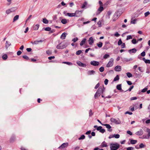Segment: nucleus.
I'll list each match as a JSON object with an SVG mask.
<instances>
[{"instance_id":"nucleus-17","label":"nucleus","mask_w":150,"mask_h":150,"mask_svg":"<svg viewBox=\"0 0 150 150\" xmlns=\"http://www.w3.org/2000/svg\"><path fill=\"white\" fill-rule=\"evenodd\" d=\"M74 13H75V16L79 17L81 14V11H76Z\"/></svg>"},{"instance_id":"nucleus-57","label":"nucleus","mask_w":150,"mask_h":150,"mask_svg":"<svg viewBox=\"0 0 150 150\" xmlns=\"http://www.w3.org/2000/svg\"><path fill=\"white\" fill-rule=\"evenodd\" d=\"M102 128V127L101 126H99L97 127V128L96 129V130L97 131H99L100 132V129H101Z\"/></svg>"},{"instance_id":"nucleus-3","label":"nucleus","mask_w":150,"mask_h":150,"mask_svg":"<svg viewBox=\"0 0 150 150\" xmlns=\"http://www.w3.org/2000/svg\"><path fill=\"white\" fill-rule=\"evenodd\" d=\"M110 120L112 122H113L116 124H119L121 123V121L118 118L115 119L113 118H111Z\"/></svg>"},{"instance_id":"nucleus-36","label":"nucleus","mask_w":150,"mask_h":150,"mask_svg":"<svg viewBox=\"0 0 150 150\" xmlns=\"http://www.w3.org/2000/svg\"><path fill=\"white\" fill-rule=\"evenodd\" d=\"M114 137L116 139L119 138L120 137V135L119 134H114Z\"/></svg>"},{"instance_id":"nucleus-38","label":"nucleus","mask_w":150,"mask_h":150,"mask_svg":"<svg viewBox=\"0 0 150 150\" xmlns=\"http://www.w3.org/2000/svg\"><path fill=\"white\" fill-rule=\"evenodd\" d=\"M110 56L109 54H105L103 56V58L104 59H106L108 58Z\"/></svg>"},{"instance_id":"nucleus-42","label":"nucleus","mask_w":150,"mask_h":150,"mask_svg":"<svg viewBox=\"0 0 150 150\" xmlns=\"http://www.w3.org/2000/svg\"><path fill=\"white\" fill-rule=\"evenodd\" d=\"M132 43L133 44H135L137 43V41H136V39H133L132 40Z\"/></svg>"},{"instance_id":"nucleus-53","label":"nucleus","mask_w":150,"mask_h":150,"mask_svg":"<svg viewBox=\"0 0 150 150\" xmlns=\"http://www.w3.org/2000/svg\"><path fill=\"white\" fill-rule=\"evenodd\" d=\"M47 53L49 55H50L52 54V51H51L48 50L46 51Z\"/></svg>"},{"instance_id":"nucleus-54","label":"nucleus","mask_w":150,"mask_h":150,"mask_svg":"<svg viewBox=\"0 0 150 150\" xmlns=\"http://www.w3.org/2000/svg\"><path fill=\"white\" fill-rule=\"evenodd\" d=\"M114 35L116 37H118L120 36V34H119L117 32H116L114 34Z\"/></svg>"},{"instance_id":"nucleus-16","label":"nucleus","mask_w":150,"mask_h":150,"mask_svg":"<svg viewBox=\"0 0 150 150\" xmlns=\"http://www.w3.org/2000/svg\"><path fill=\"white\" fill-rule=\"evenodd\" d=\"M67 34L65 32L63 33L60 36V38L62 39H64L65 38Z\"/></svg>"},{"instance_id":"nucleus-2","label":"nucleus","mask_w":150,"mask_h":150,"mask_svg":"<svg viewBox=\"0 0 150 150\" xmlns=\"http://www.w3.org/2000/svg\"><path fill=\"white\" fill-rule=\"evenodd\" d=\"M102 91V87H100L98 88L97 91L96 92L94 95V97L95 98H98L100 95V94Z\"/></svg>"},{"instance_id":"nucleus-26","label":"nucleus","mask_w":150,"mask_h":150,"mask_svg":"<svg viewBox=\"0 0 150 150\" xmlns=\"http://www.w3.org/2000/svg\"><path fill=\"white\" fill-rule=\"evenodd\" d=\"M8 58L7 55L6 54H4L2 56V58L3 60H6Z\"/></svg>"},{"instance_id":"nucleus-61","label":"nucleus","mask_w":150,"mask_h":150,"mask_svg":"<svg viewBox=\"0 0 150 150\" xmlns=\"http://www.w3.org/2000/svg\"><path fill=\"white\" fill-rule=\"evenodd\" d=\"M22 52L20 50H19L17 52V54L18 55H20L21 54Z\"/></svg>"},{"instance_id":"nucleus-5","label":"nucleus","mask_w":150,"mask_h":150,"mask_svg":"<svg viewBox=\"0 0 150 150\" xmlns=\"http://www.w3.org/2000/svg\"><path fill=\"white\" fill-rule=\"evenodd\" d=\"M114 59L112 58L110 59L109 62L106 65V67H109L112 66L113 65Z\"/></svg>"},{"instance_id":"nucleus-55","label":"nucleus","mask_w":150,"mask_h":150,"mask_svg":"<svg viewBox=\"0 0 150 150\" xmlns=\"http://www.w3.org/2000/svg\"><path fill=\"white\" fill-rule=\"evenodd\" d=\"M132 38L131 35H128L127 36V38L126 40H129V39H131Z\"/></svg>"},{"instance_id":"nucleus-20","label":"nucleus","mask_w":150,"mask_h":150,"mask_svg":"<svg viewBox=\"0 0 150 150\" xmlns=\"http://www.w3.org/2000/svg\"><path fill=\"white\" fill-rule=\"evenodd\" d=\"M95 71L94 70H90L88 71L87 74L88 75H91L95 74Z\"/></svg>"},{"instance_id":"nucleus-59","label":"nucleus","mask_w":150,"mask_h":150,"mask_svg":"<svg viewBox=\"0 0 150 150\" xmlns=\"http://www.w3.org/2000/svg\"><path fill=\"white\" fill-rule=\"evenodd\" d=\"M33 28L35 30H38V24H36L35 26H34Z\"/></svg>"},{"instance_id":"nucleus-27","label":"nucleus","mask_w":150,"mask_h":150,"mask_svg":"<svg viewBox=\"0 0 150 150\" xmlns=\"http://www.w3.org/2000/svg\"><path fill=\"white\" fill-rule=\"evenodd\" d=\"M116 88L117 89L119 90H122V89L121 85V84L117 85L116 86Z\"/></svg>"},{"instance_id":"nucleus-14","label":"nucleus","mask_w":150,"mask_h":150,"mask_svg":"<svg viewBox=\"0 0 150 150\" xmlns=\"http://www.w3.org/2000/svg\"><path fill=\"white\" fill-rule=\"evenodd\" d=\"M114 70L116 71H120L121 70V67L120 66H117L115 67Z\"/></svg>"},{"instance_id":"nucleus-24","label":"nucleus","mask_w":150,"mask_h":150,"mask_svg":"<svg viewBox=\"0 0 150 150\" xmlns=\"http://www.w3.org/2000/svg\"><path fill=\"white\" fill-rule=\"evenodd\" d=\"M67 15L69 17H72L75 16V13H67Z\"/></svg>"},{"instance_id":"nucleus-29","label":"nucleus","mask_w":150,"mask_h":150,"mask_svg":"<svg viewBox=\"0 0 150 150\" xmlns=\"http://www.w3.org/2000/svg\"><path fill=\"white\" fill-rule=\"evenodd\" d=\"M61 22L63 24H65L67 23V20L66 19H62Z\"/></svg>"},{"instance_id":"nucleus-25","label":"nucleus","mask_w":150,"mask_h":150,"mask_svg":"<svg viewBox=\"0 0 150 150\" xmlns=\"http://www.w3.org/2000/svg\"><path fill=\"white\" fill-rule=\"evenodd\" d=\"M19 17V16L18 15H17L15 16L13 19V22H14L18 20V19Z\"/></svg>"},{"instance_id":"nucleus-6","label":"nucleus","mask_w":150,"mask_h":150,"mask_svg":"<svg viewBox=\"0 0 150 150\" xmlns=\"http://www.w3.org/2000/svg\"><path fill=\"white\" fill-rule=\"evenodd\" d=\"M110 44V43L109 41L105 42V45L103 47V49L107 50L109 49L110 47L109 46Z\"/></svg>"},{"instance_id":"nucleus-39","label":"nucleus","mask_w":150,"mask_h":150,"mask_svg":"<svg viewBox=\"0 0 150 150\" xmlns=\"http://www.w3.org/2000/svg\"><path fill=\"white\" fill-rule=\"evenodd\" d=\"M45 30L46 31H50L51 30V28L50 27H46L44 28Z\"/></svg>"},{"instance_id":"nucleus-60","label":"nucleus","mask_w":150,"mask_h":150,"mask_svg":"<svg viewBox=\"0 0 150 150\" xmlns=\"http://www.w3.org/2000/svg\"><path fill=\"white\" fill-rule=\"evenodd\" d=\"M108 81V80L107 79H106L104 81V83L105 85H107Z\"/></svg>"},{"instance_id":"nucleus-35","label":"nucleus","mask_w":150,"mask_h":150,"mask_svg":"<svg viewBox=\"0 0 150 150\" xmlns=\"http://www.w3.org/2000/svg\"><path fill=\"white\" fill-rule=\"evenodd\" d=\"M119 79V77L118 75H117L114 78L113 81H116L118 80Z\"/></svg>"},{"instance_id":"nucleus-44","label":"nucleus","mask_w":150,"mask_h":150,"mask_svg":"<svg viewBox=\"0 0 150 150\" xmlns=\"http://www.w3.org/2000/svg\"><path fill=\"white\" fill-rule=\"evenodd\" d=\"M145 145L143 143H141L139 145V148H142L144 147Z\"/></svg>"},{"instance_id":"nucleus-34","label":"nucleus","mask_w":150,"mask_h":150,"mask_svg":"<svg viewBox=\"0 0 150 150\" xmlns=\"http://www.w3.org/2000/svg\"><path fill=\"white\" fill-rule=\"evenodd\" d=\"M127 76L129 78H130L132 76V74L129 72H127L126 74Z\"/></svg>"},{"instance_id":"nucleus-33","label":"nucleus","mask_w":150,"mask_h":150,"mask_svg":"<svg viewBox=\"0 0 150 150\" xmlns=\"http://www.w3.org/2000/svg\"><path fill=\"white\" fill-rule=\"evenodd\" d=\"M43 22L45 24H47L48 23V21L45 18H43Z\"/></svg>"},{"instance_id":"nucleus-51","label":"nucleus","mask_w":150,"mask_h":150,"mask_svg":"<svg viewBox=\"0 0 150 150\" xmlns=\"http://www.w3.org/2000/svg\"><path fill=\"white\" fill-rule=\"evenodd\" d=\"M134 148L132 147H128L127 148V150H133Z\"/></svg>"},{"instance_id":"nucleus-52","label":"nucleus","mask_w":150,"mask_h":150,"mask_svg":"<svg viewBox=\"0 0 150 150\" xmlns=\"http://www.w3.org/2000/svg\"><path fill=\"white\" fill-rule=\"evenodd\" d=\"M121 48H123L125 47V43H122L121 45Z\"/></svg>"},{"instance_id":"nucleus-43","label":"nucleus","mask_w":150,"mask_h":150,"mask_svg":"<svg viewBox=\"0 0 150 150\" xmlns=\"http://www.w3.org/2000/svg\"><path fill=\"white\" fill-rule=\"evenodd\" d=\"M122 43V41L121 39H120L118 42V45H121Z\"/></svg>"},{"instance_id":"nucleus-41","label":"nucleus","mask_w":150,"mask_h":150,"mask_svg":"<svg viewBox=\"0 0 150 150\" xmlns=\"http://www.w3.org/2000/svg\"><path fill=\"white\" fill-rule=\"evenodd\" d=\"M85 138V136L84 135H82L81 136V137L79 138V139H84Z\"/></svg>"},{"instance_id":"nucleus-9","label":"nucleus","mask_w":150,"mask_h":150,"mask_svg":"<svg viewBox=\"0 0 150 150\" xmlns=\"http://www.w3.org/2000/svg\"><path fill=\"white\" fill-rule=\"evenodd\" d=\"M103 125L106 127L108 129V131L111 132L112 131V129H111V127L110 125L108 124H104Z\"/></svg>"},{"instance_id":"nucleus-8","label":"nucleus","mask_w":150,"mask_h":150,"mask_svg":"<svg viewBox=\"0 0 150 150\" xmlns=\"http://www.w3.org/2000/svg\"><path fill=\"white\" fill-rule=\"evenodd\" d=\"M68 143L67 142L64 143L59 147V148L60 149H62L64 148L67 147V146H68Z\"/></svg>"},{"instance_id":"nucleus-22","label":"nucleus","mask_w":150,"mask_h":150,"mask_svg":"<svg viewBox=\"0 0 150 150\" xmlns=\"http://www.w3.org/2000/svg\"><path fill=\"white\" fill-rule=\"evenodd\" d=\"M101 146L102 147H106L107 146V143L105 141H103L101 143Z\"/></svg>"},{"instance_id":"nucleus-63","label":"nucleus","mask_w":150,"mask_h":150,"mask_svg":"<svg viewBox=\"0 0 150 150\" xmlns=\"http://www.w3.org/2000/svg\"><path fill=\"white\" fill-rule=\"evenodd\" d=\"M136 20L135 19L134 20H132V21L131 22V23L134 24L135 23V21Z\"/></svg>"},{"instance_id":"nucleus-23","label":"nucleus","mask_w":150,"mask_h":150,"mask_svg":"<svg viewBox=\"0 0 150 150\" xmlns=\"http://www.w3.org/2000/svg\"><path fill=\"white\" fill-rule=\"evenodd\" d=\"M143 60L146 63L150 64V60L149 59H146L145 58H142Z\"/></svg>"},{"instance_id":"nucleus-46","label":"nucleus","mask_w":150,"mask_h":150,"mask_svg":"<svg viewBox=\"0 0 150 150\" xmlns=\"http://www.w3.org/2000/svg\"><path fill=\"white\" fill-rule=\"evenodd\" d=\"M81 52H82V51H81V50H78V51H77L76 52V54L77 55H79V54L81 53Z\"/></svg>"},{"instance_id":"nucleus-1","label":"nucleus","mask_w":150,"mask_h":150,"mask_svg":"<svg viewBox=\"0 0 150 150\" xmlns=\"http://www.w3.org/2000/svg\"><path fill=\"white\" fill-rule=\"evenodd\" d=\"M120 147L119 144L117 143H111L110 144V148L111 150H117Z\"/></svg>"},{"instance_id":"nucleus-12","label":"nucleus","mask_w":150,"mask_h":150,"mask_svg":"<svg viewBox=\"0 0 150 150\" xmlns=\"http://www.w3.org/2000/svg\"><path fill=\"white\" fill-rule=\"evenodd\" d=\"M76 63L80 67H85L86 66V64H83L79 61H77L76 62Z\"/></svg>"},{"instance_id":"nucleus-28","label":"nucleus","mask_w":150,"mask_h":150,"mask_svg":"<svg viewBox=\"0 0 150 150\" xmlns=\"http://www.w3.org/2000/svg\"><path fill=\"white\" fill-rule=\"evenodd\" d=\"M137 51V50L135 48H133L132 49L130 50H129V52L130 53L131 52H132V53H135Z\"/></svg>"},{"instance_id":"nucleus-32","label":"nucleus","mask_w":150,"mask_h":150,"mask_svg":"<svg viewBox=\"0 0 150 150\" xmlns=\"http://www.w3.org/2000/svg\"><path fill=\"white\" fill-rule=\"evenodd\" d=\"M87 4V3L86 1H85L83 4V5H82V8H84L86 6Z\"/></svg>"},{"instance_id":"nucleus-49","label":"nucleus","mask_w":150,"mask_h":150,"mask_svg":"<svg viewBox=\"0 0 150 150\" xmlns=\"http://www.w3.org/2000/svg\"><path fill=\"white\" fill-rule=\"evenodd\" d=\"M31 43L33 44H38V41L36 40L34 41H31Z\"/></svg>"},{"instance_id":"nucleus-64","label":"nucleus","mask_w":150,"mask_h":150,"mask_svg":"<svg viewBox=\"0 0 150 150\" xmlns=\"http://www.w3.org/2000/svg\"><path fill=\"white\" fill-rule=\"evenodd\" d=\"M137 99V98L136 97H133L130 98V100H135Z\"/></svg>"},{"instance_id":"nucleus-37","label":"nucleus","mask_w":150,"mask_h":150,"mask_svg":"<svg viewBox=\"0 0 150 150\" xmlns=\"http://www.w3.org/2000/svg\"><path fill=\"white\" fill-rule=\"evenodd\" d=\"M22 57L24 59H26V60H30V59H29V57H28L27 56H26V55H23L22 56Z\"/></svg>"},{"instance_id":"nucleus-7","label":"nucleus","mask_w":150,"mask_h":150,"mask_svg":"<svg viewBox=\"0 0 150 150\" xmlns=\"http://www.w3.org/2000/svg\"><path fill=\"white\" fill-rule=\"evenodd\" d=\"M67 45L65 44L61 45V44L60 43L57 45L56 47L57 49H62L66 47H67Z\"/></svg>"},{"instance_id":"nucleus-15","label":"nucleus","mask_w":150,"mask_h":150,"mask_svg":"<svg viewBox=\"0 0 150 150\" xmlns=\"http://www.w3.org/2000/svg\"><path fill=\"white\" fill-rule=\"evenodd\" d=\"M143 134V131L142 129H140L139 131L137 132L136 134L138 135H142Z\"/></svg>"},{"instance_id":"nucleus-48","label":"nucleus","mask_w":150,"mask_h":150,"mask_svg":"<svg viewBox=\"0 0 150 150\" xmlns=\"http://www.w3.org/2000/svg\"><path fill=\"white\" fill-rule=\"evenodd\" d=\"M99 70L100 72H103L104 70V68L103 67H101L100 68Z\"/></svg>"},{"instance_id":"nucleus-21","label":"nucleus","mask_w":150,"mask_h":150,"mask_svg":"<svg viewBox=\"0 0 150 150\" xmlns=\"http://www.w3.org/2000/svg\"><path fill=\"white\" fill-rule=\"evenodd\" d=\"M86 40V39L85 38H84L81 42L80 43V45L81 46H82L83 45H84Z\"/></svg>"},{"instance_id":"nucleus-47","label":"nucleus","mask_w":150,"mask_h":150,"mask_svg":"<svg viewBox=\"0 0 150 150\" xmlns=\"http://www.w3.org/2000/svg\"><path fill=\"white\" fill-rule=\"evenodd\" d=\"M78 40V39L77 38H74L72 40V41H73L74 42H76Z\"/></svg>"},{"instance_id":"nucleus-10","label":"nucleus","mask_w":150,"mask_h":150,"mask_svg":"<svg viewBox=\"0 0 150 150\" xmlns=\"http://www.w3.org/2000/svg\"><path fill=\"white\" fill-rule=\"evenodd\" d=\"M103 9L104 8L103 6H100L96 12V14L97 15H99L101 12L103 11Z\"/></svg>"},{"instance_id":"nucleus-31","label":"nucleus","mask_w":150,"mask_h":150,"mask_svg":"<svg viewBox=\"0 0 150 150\" xmlns=\"http://www.w3.org/2000/svg\"><path fill=\"white\" fill-rule=\"evenodd\" d=\"M97 45L98 46V47L99 48H101L103 45V43L101 42H99V43H97Z\"/></svg>"},{"instance_id":"nucleus-4","label":"nucleus","mask_w":150,"mask_h":150,"mask_svg":"<svg viewBox=\"0 0 150 150\" xmlns=\"http://www.w3.org/2000/svg\"><path fill=\"white\" fill-rule=\"evenodd\" d=\"M146 132L148 133V134L147 135H144L142 136V138L149 139L150 137V129L147 128L146 130Z\"/></svg>"},{"instance_id":"nucleus-45","label":"nucleus","mask_w":150,"mask_h":150,"mask_svg":"<svg viewBox=\"0 0 150 150\" xmlns=\"http://www.w3.org/2000/svg\"><path fill=\"white\" fill-rule=\"evenodd\" d=\"M105 130L103 129H102V128L101 129H100V132L102 133H103L105 132Z\"/></svg>"},{"instance_id":"nucleus-19","label":"nucleus","mask_w":150,"mask_h":150,"mask_svg":"<svg viewBox=\"0 0 150 150\" xmlns=\"http://www.w3.org/2000/svg\"><path fill=\"white\" fill-rule=\"evenodd\" d=\"M11 45V44L10 42L6 41L5 45L6 48L7 49L9 47V46Z\"/></svg>"},{"instance_id":"nucleus-56","label":"nucleus","mask_w":150,"mask_h":150,"mask_svg":"<svg viewBox=\"0 0 150 150\" xmlns=\"http://www.w3.org/2000/svg\"><path fill=\"white\" fill-rule=\"evenodd\" d=\"M145 55V52L144 51L141 54V56L142 57H144Z\"/></svg>"},{"instance_id":"nucleus-58","label":"nucleus","mask_w":150,"mask_h":150,"mask_svg":"<svg viewBox=\"0 0 150 150\" xmlns=\"http://www.w3.org/2000/svg\"><path fill=\"white\" fill-rule=\"evenodd\" d=\"M150 14V13L149 11H147L144 13V15L145 17H146Z\"/></svg>"},{"instance_id":"nucleus-11","label":"nucleus","mask_w":150,"mask_h":150,"mask_svg":"<svg viewBox=\"0 0 150 150\" xmlns=\"http://www.w3.org/2000/svg\"><path fill=\"white\" fill-rule=\"evenodd\" d=\"M90 64L91 65L94 66H98L99 64V62L96 61H93L91 62Z\"/></svg>"},{"instance_id":"nucleus-62","label":"nucleus","mask_w":150,"mask_h":150,"mask_svg":"<svg viewBox=\"0 0 150 150\" xmlns=\"http://www.w3.org/2000/svg\"><path fill=\"white\" fill-rule=\"evenodd\" d=\"M99 27H101V23L100 21H99L97 23Z\"/></svg>"},{"instance_id":"nucleus-13","label":"nucleus","mask_w":150,"mask_h":150,"mask_svg":"<svg viewBox=\"0 0 150 150\" xmlns=\"http://www.w3.org/2000/svg\"><path fill=\"white\" fill-rule=\"evenodd\" d=\"M89 44L90 45H92L94 43V40L92 37H90L88 40Z\"/></svg>"},{"instance_id":"nucleus-18","label":"nucleus","mask_w":150,"mask_h":150,"mask_svg":"<svg viewBox=\"0 0 150 150\" xmlns=\"http://www.w3.org/2000/svg\"><path fill=\"white\" fill-rule=\"evenodd\" d=\"M15 136L14 135H13L10 139V142H13L15 141Z\"/></svg>"},{"instance_id":"nucleus-30","label":"nucleus","mask_w":150,"mask_h":150,"mask_svg":"<svg viewBox=\"0 0 150 150\" xmlns=\"http://www.w3.org/2000/svg\"><path fill=\"white\" fill-rule=\"evenodd\" d=\"M137 142V140L132 139L130 140V142L132 144H135Z\"/></svg>"},{"instance_id":"nucleus-40","label":"nucleus","mask_w":150,"mask_h":150,"mask_svg":"<svg viewBox=\"0 0 150 150\" xmlns=\"http://www.w3.org/2000/svg\"><path fill=\"white\" fill-rule=\"evenodd\" d=\"M62 63L66 64L69 65H71L72 64L71 62H63Z\"/></svg>"},{"instance_id":"nucleus-50","label":"nucleus","mask_w":150,"mask_h":150,"mask_svg":"<svg viewBox=\"0 0 150 150\" xmlns=\"http://www.w3.org/2000/svg\"><path fill=\"white\" fill-rule=\"evenodd\" d=\"M147 89H148V88H147L146 87V88H144L142 90L141 92H145L146 91H147Z\"/></svg>"}]
</instances>
